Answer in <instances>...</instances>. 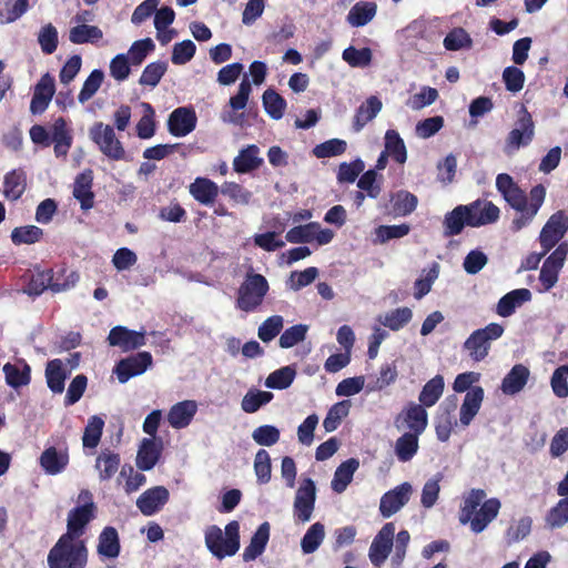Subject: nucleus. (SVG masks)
I'll use <instances>...</instances> for the list:
<instances>
[{"label":"nucleus","instance_id":"obj_15","mask_svg":"<svg viewBox=\"0 0 568 568\" xmlns=\"http://www.w3.org/2000/svg\"><path fill=\"white\" fill-rule=\"evenodd\" d=\"M465 206L468 213V226L479 227L495 223L499 219V209L489 201L477 200Z\"/></svg>","mask_w":568,"mask_h":568},{"label":"nucleus","instance_id":"obj_62","mask_svg":"<svg viewBox=\"0 0 568 568\" xmlns=\"http://www.w3.org/2000/svg\"><path fill=\"white\" fill-rule=\"evenodd\" d=\"M154 49L155 44L153 40L145 38L134 41L125 55L129 58L131 64L140 65L148 54L154 51Z\"/></svg>","mask_w":568,"mask_h":568},{"label":"nucleus","instance_id":"obj_55","mask_svg":"<svg viewBox=\"0 0 568 568\" xmlns=\"http://www.w3.org/2000/svg\"><path fill=\"white\" fill-rule=\"evenodd\" d=\"M342 58L352 68H366L372 62L373 52L369 48L356 49L351 45L343 51Z\"/></svg>","mask_w":568,"mask_h":568},{"label":"nucleus","instance_id":"obj_26","mask_svg":"<svg viewBox=\"0 0 568 568\" xmlns=\"http://www.w3.org/2000/svg\"><path fill=\"white\" fill-rule=\"evenodd\" d=\"M529 377V368L524 364H516L503 378L500 389L505 395H517L525 388Z\"/></svg>","mask_w":568,"mask_h":568},{"label":"nucleus","instance_id":"obj_39","mask_svg":"<svg viewBox=\"0 0 568 568\" xmlns=\"http://www.w3.org/2000/svg\"><path fill=\"white\" fill-rule=\"evenodd\" d=\"M26 174L21 170L7 173L3 181V195L7 200L17 201L26 190Z\"/></svg>","mask_w":568,"mask_h":568},{"label":"nucleus","instance_id":"obj_31","mask_svg":"<svg viewBox=\"0 0 568 568\" xmlns=\"http://www.w3.org/2000/svg\"><path fill=\"white\" fill-rule=\"evenodd\" d=\"M383 103L376 95L368 97L356 110L353 121L355 132H359L368 122L381 112Z\"/></svg>","mask_w":568,"mask_h":568},{"label":"nucleus","instance_id":"obj_2","mask_svg":"<svg viewBox=\"0 0 568 568\" xmlns=\"http://www.w3.org/2000/svg\"><path fill=\"white\" fill-rule=\"evenodd\" d=\"M240 524L236 520L230 521L224 530L216 525H211L204 530L205 546L219 560L234 556L240 549Z\"/></svg>","mask_w":568,"mask_h":568},{"label":"nucleus","instance_id":"obj_43","mask_svg":"<svg viewBox=\"0 0 568 568\" xmlns=\"http://www.w3.org/2000/svg\"><path fill=\"white\" fill-rule=\"evenodd\" d=\"M485 498L486 493L483 489H471L463 497V505L459 514L460 524H468V520L471 519L473 515H475L478 507L481 506Z\"/></svg>","mask_w":568,"mask_h":568},{"label":"nucleus","instance_id":"obj_18","mask_svg":"<svg viewBox=\"0 0 568 568\" xmlns=\"http://www.w3.org/2000/svg\"><path fill=\"white\" fill-rule=\"evenodd\" d=\"M197 118L194 110L185 106L175 109L169 116V131L174 136H185L196 126Z\"/></svg>","mask_w":568,"mask_h":568},{"label":"nucleus","instance_id":"obj_1","mask_svg":"<svg viewBox=\"0 0 568 568\" xmlns=\"http://www.w3.org/2000/svg\"><path fill=\"white\" fill-rule=\"evenodd\" d=\"M546 196V189L538 184L530 190L529 196L519 186H516L504 196L505 201L518 212V216L511 222L514 232L527 226L541 207Z\"/></svg>","mask_w":568,"mask_h":568},{"label":"nucleus","instance_id":"obj_12","mask_svg":"<svg viewBox=\"0 0 568 568\" xmlns=\"http://www.w3.org/2000/svg\"><path fill=\"white\" fill-rule=\"evenodd\" d=\"M395 537V525L393 523L385 524L374 537L368 557L375 567H381L389 556L393 548Z\"/></svg>","mask_w":568,"mask_h":568},{"label":"nucleus","instance_id":"obj_22","mask_svg":"<svg viewBox=\"0 0 568 568\" xmlns=\"http://www.w3.org/2000/svg\"><path fill=\"white\" fill-rule=\"evenodd\" d=\"M484 396L485 392L480 386H475L466 393L459 408L460 426L467 427L470 425L481 407Z\"/></svg>","mask_w":568,"mask_h":568},{"label":"nucleus","instance_id":"obj_53","mask_svg":"<svg viewBox=\"0 0 568 568\" xmlns=\"http://www.w3.org/2000/svg\"><path fill=\"white\" fill-rule=\"evenodd\" d=\"M28 10L29 0H6L0 9V23H12L20 19Z\"/></svg>","mask_w":568,"mask_h":568},{"label":"nucleus","instance_id":"obj_28","mask_svg":"<svg viewBox=\"0 0 568 568\" xmlns=\"http://www.w3.org/2000/svg\"><path fill=\"white\" fill-rule=\"evenodd\" d=\"M120 538L114 527H105L98 538L97 551L101 558L114 559L120 555Z\"/></svg>","mask_w":568,"mask_h":568},{"label":"nucleus","instance_id":"obj_52","mask_svg":"<svg viewBox=\"0 0 568 568\" xmlns=\"http://www.w3.org/2000/svg\"><path fill=\"white\" fill-rule=\"evenodd\" d=\"M272 399V393L252 388L242 398L241 408L247 414H253Z\"/></svg>","mask_w":568,"mask_h":568},{"label":"nucleus","instance_id":"obj_40","mask_svg":"<svg viewBox=\"0 0 568 568\" xmlns=\"http://www.w3.org/2000/svg\"><path fill=\"white\" fill-rule=\"evenodd\" d=\"M445 388V381L442 375H436L429 379L419 393L418 400L425 407L434 406L442 397Z\"/></svg>","mask_w":568,"mask_h":568},{"label":"nucleus","instance_id":"obj_32","mask_svg":"<svg viewBox=\"0 0 568 568\" xmlns=\"http://www.w3.org/2000/svg\"><path fill=\"white\" fill-rule=\"evenodd\" d=\"M263 163L260 149L255 144L247 145L239 152L233 160V169L237 173H248L258 169Z\"/></svg>","mask_w":568,"mask_h":568},{"label":"nucleus","instance_id":"obj_20","mask_svg":"<svg viewBox=\"0 0 568 568\" xmlns=\"http://www.w3.org/2000/svg\"><path fill=\"white\" fill-rule=\"evenodd\" d=\"M169 496V490L163 486L150 488L138 498L136 507L144 516H152L162 509Z\"/></svg>","mask_w":568,"mask_h":568},{"label":"nucleus","instance_id":"obj_50","mask_svg":"<svg viewBox=\"0 0 568 568\" xmlns=\"http://www.w3.org/2000/svg\"><path fill=\"white\" fill-rule=\"evenodd\" d=\"M443 44L449 51L469 50L473 47V39L464 28L457 27L447 33Z\"/></svg>","mask_w":568,"mask_h":568},{"label":"nucleus","instance_id":"obj_17","mask_svg":"<svg viewBox=\"0 0 568 568\" xmlns=\"http://www.w3.org/2000/svg\"><path fill=\"white\" fill-rule=\"evenodd\" d=\"M54 92V78L49 73L43 74L34 87L33 97L30 103V112L32 114L43 113L51 102Z\"/></svg>","mask_w":568,"mask_h":568},{"label":"nucleus","instance_id":"obj_33","mask_svg":"<svg viewBox=\"0 0 568 568\" xmlns=\"http://www.w3.org/2000/svg\"><path fill=\"white\" fill-rule=\"evenodd\" d=\"M531 300V292L528 288H517L504 295L498 304L496 312L499 316H510L517 307Z\"/></svg>","mask_w":568,"mask_h":568},{"label":"nucleus","instance_id":"obj_51","mask_svg":"<svg viewBox=\"0 0 568 568\" xmlns=\"http://www.w3.org/2000/svg\"><path fill=\"white\" fill-rule=\"evenodd\" d=\"M419 435L413 433L403 434L395 444V454L400 462L410 460L418 449Z\"/></svg>","mask_w":568,"mask_h":568},{"label":"nucleus","instance_id":"obj_6","mask_svg":"<svg viewBox=\"0 0 568 568\" xmlns=\"http://www.w3.org/2000/svg\"><path fill=\"white\" fill-rule=\"evenodd\" d=\"M78 504L68 514L67 531L63 534L74 539H80L84 534L87 525L94 518L95 513V505L89 490H82L79 494Z\"/></svg>","mask_w":568,"mask_h":568},{"label":"nucleus","instance_id":"obj_46","mask_svg":"<svg viewBox=\"0 0 568 568\" xmlns=\"http://www.w3.org/2000/svg\"><path fill=\"white\" fill-rule=\"evenodd\" d=\"M468 213L465 205L456 206L452 212L445 215L444 226L445 235H458L465 225L468 226Z\"/></svg>","mask_w":568,"mask_h":568},{"label":"nucleus","instance_id":"obj_7","mask_svg":"<svg viewBox=\"0 0 568 568\" xmlns=\"http://www.w3.org/2000/svg\"><path fill=\"white\" fill-rule=\"evenodd\" d=\"M89 136L106 158L114 161L124 159V146L110 124L95 122L89 130Z\"/></svg>","mask_w":568,"mask_h":568},{"label":"nucleus","instance_id":"obj_35","mask_svg":"<svg viewBox=\"0 0 568 568\" xmlns=\"http://www.w3.org/2000/svg\"><path fill=\"white\" fill-rule=\"evenodd\" d=\"M358 467L359 462L355 458L343 462L334 473L331 483L332 489L337 494H342L353 480V476Z\"/></svg>","mask_w":568,"mask_h":568},{"label":"nucleus","instance_id":"obj_8","mask_svg":"<svg viewBox=\"0 0 568 568\" xmlns=\"http://www.w3.org/2000/svg\"><path fill=\"white\" fill-rule=\"evenodd\" d=\"M535 136V123L526 108H521L514 128L508 133L504 152L514 155L520 148L530 144Z\"/></svg>","mask_w":568,"mask_h":568},{"label":"nucleus","instance_id":"obj_11","mask_svg":"<svg viewBox=\"0 0 568 568\" xmlns=\"http://www.w3.org/2000/svg\"><path fill=\"white\" fill-rule=\"evenodd\" d=\"M78 281L79 275L73 271L69 272L63 283L54 281L51 271H41L32 274L24 292L29 295H40L48 287L54 292H61L72 287Z\"/></svg>","mask_w":568,"mask_h":568},{"label":"nucleus","instance_id":"obj_29","mask_svg":"<svg viewBox=\"0 0 568 568\" xmlns=\"http://www.w3.org/2000/svg\"><path fill=\"white\" fill-rule=\"evenodd\" d=\"M424 407L420 404L410 403L403 410L399 418H403L406 427L410 429L409 433L420 435L426 429L428 415Z\"/></svg>","mask_w":568,"mask_h":568},{"label":"nucleus","instance_id":"obj_16","mask_svg":"<svg viewBox=\"0 0 568 568\" xmlns=\"http://www.w3.org/2000/svg\"><path fill=\"white\" fill-rule=\"evenodd\" d=\"M567 231V220L561 212L550 216L542 227L539 242L545 252H549L565 235Z\"/></svg>","mask_w":568,"mask_h":568},{"label":"nucleus","instance_id":"obj_24","mask_svg":"<svg viewBox=\"0 0 568 568\" xmlns=\"http://www.w3.org/2000/svg\"><path fill=\"white\" fill-rule=\"evenodd\" d=\"M162 443L155 438H143L136 454V467L140 470H151L160 459Z\"/></svg>","mask_w":568,"mask_h":568},{"label":"nucleus","instance_id":"obj_5","mask_svg":"<svg viewBox=\"0 0 568 568\" xmlns=\"http://www.w3.org/2000/svg\"><path fill=\"white\" fill-rule=\"evenodd\" d=\"M504 334V327L497 323H490L484 328L474 331L465 341L463 347L474 362L484 361L489 353L490 343Z\"/></svg>","mask_w":568,"mask_h":568},{"label":"nucleus","instance_id":"obj_49","mask_svg":"<svg viewBox=\"0 0 568 568\" xmlns=\"http://www.w3.org/2000/svg\"><path fill=\"white\" fill-rule=\"evenodd\" d=\"M393 212L397 216H406L416 210L418 200L408 191H398L390 196Z\"/></svg>","mask_w":568,"mask_h":568},{"label":"nucleus","instance_id":"obj_61","mask_svg":"<svg viewBox=\"0 0 568 568\" xmlns=\"http://www.w3.org/2000/svg\"><path fill=\"white\" fill-rule=\"evenodd\" d=\"M254 473L257 483L265 485L272 477L271 456L265 449H258L254 457Z\"/></svg>","mask_w":568,"mask_h":568},{"label":"nucleus","instance_id":"obj_38","mask_svg":"<svg viewBox=\"0 0 568 568\" xmlns=\"http://www.w3.org/2000/svg\"><path fill=\"white\" fill-rule=\"evenodd\" d=\"M6 382L9 386L18 388L30 383V367L24 361L7 363L3 366Z\"/></svg>","mask_w":568,"mask_h":568},{"label":"nucleus","instance_id":"obj_9","mask_svg":"<svg viewBox=\"0 0 568 568\" xmlns=\"http://www.w3.org/2000/svg\"><path fill=\"white\" fill-rule=\"evenodd\" d=\"M316 501V486L313 479H302L294 498L293 515L300 523L311 520Z\"/></svg>","mask_w":568,"mask_h":568},{"label":"nucleus","instance_id":"obj_25","mask_svg":"<svg viewBox=\"0 0 568 568\" xmlns=\"http://www.w3.org/2000/svg\"><path fill=\"white\" fill-rule=\"evenodd\" d=\"M251 92H252V85L247 78V74H245L239 85L237 93L235 95L231 97V99H230V106L232 110L225 111L221 115V119L223 122L234 123V124H237L241 122V116L237 115L235 112L239 110H242L246 106Z\"/></svg>","mask_w":568,"mask_h":568},{"label":"nucleus","instance_id":"obj_42","mask_svg":"<svg viewBox=\"0 0 568 568\" xmlns=\"http://www.w3.org/2000/svg\"><path fill=\"white\" fill-rule=\"evenodd\" d=\"M120 466V456L109 449L102 450L95 460V469L100 480H109L114 476Z\"/></svg>","mask_w":568,"mask_h":568},{"label":"nucleus","instance_id":"obj_14","mask_svg":"<svg viewBox=\"0 0 568 568\" xmlns=\"http://www.w3.org/2000/svg\"><path fill=\"white\" fill-rule=\"evenodd\" d=\"M412 493L413 486L409 483H403L385 493L379 503L381 515L384 518H389L399 511L408 503Z\"/></svg>","mask_w":568,"mask_h":568},{"label":"nucleus","instance_id":"obj_57","mask_svg":"<svg viewBox=\"0 0 568 568\" xmlns=\"http://www.w3.org/2000/svg\"><path fill=\"white\" fill-rule=\"evenodd\" d=\"M325 528L321 523L313 524L301 540V547L304 554L314 552L323 542Z\"/></svg>","mask_w":568,"mask_h":568},{"label":"nucleus","instance_id":"obj_13","mask_svg":"<svg viewBox=\"0 0 568 568\" xmlns=\"http://www.w3.org/2000/svg\"><path fill=\"white\" fill-rule=\"evenodd\" d=\"M152 355L149 352H140L135 355L121 359L114 368V374L119 382L124 384L131 377L143 374L152 366Z\"/></svg>","mask_w":568,"mask_h":568},{"label":"nucleus","instance_id":"obj_3","mask_svg":"<svg viewBox=\"0 0 568 568\" xmlns=\"http://www.w3.org/2000/svg\"><path fill=\"white\" fill-rule=\"evenodd\" d=\"M88 548L83 540L62 535L48 555L50 568H85Z\"/></svg>","mask_w":568,"mask_h":568},{"label":"nucleus","instance_id":"obj_48","mask_svg":"<svg viewBox=\"0 0 568 568\" xmlns=\"http://www.w3.org/2000/svg\"><path fill=\"white\" fill-rule=\"evenodd\" d=\"M352 403L348 399L341 400L334 404L327 412L323 420V427L327 433L337 429L342 420L348 415Z\"/></svg>","mask_w":568,"mask_h":568},{"label":"nucleus","instance_id":"obj_47","mask_svg":"<svg viewBox=\"0 0 568 568\" xmlns=\"http://www.w3.org/2000/svg\"><path fill=\"white\" fill-rule=\"evenodd\" d=\"M385 152L399 164L407 160V150L405 143L397 131L387 130L385 133Z\"/></svg>","mask_w":568,"mask_h":568},{"label":"nucleus","instance_id":"obj_21","mask_svg":"<svg viewBox=\"0 0 568 568\" xmlns=\"http://www.w3.org/2000/svg\"><path fill=\"white\" fill-rule=\"evenodd\" d=\"M501 503L498 498L484 500L478 510L468 520L470 529L475 534L484 531L488 525L498 516Z\"/></svg>","mask_w":568,"mask_h":568},{"label":"nucleus","instance_id":"obj_54","mask_svg":"<svg viewBox=\"0 0 568 568\" xmlns=\"http://www.w3.org/2000/svg\"><path fill=\"white\" fill-rule=\"evenodd\" d=\"M140 106L142 108L143 114L136 124V134L140 139H150L155 133V112L148 102H142Z\"/></svg>","mask_w":568,"mask_h":568},{"label":"nucleus","instance_id":"obj_36","mask_svg":"<svg viewBox=\"0 0 568 568\" xmlns=\"http://www.w3.org/2000/svg\"><path fill=\"white\" fill-rule=\"evenodd\" d=\"M377 6L371 1L356 2L347 13L346 20L352 27H363L376 16Z\"/></svg>","mask_w":568,"mask_h":568},{"label":"nucleus","instance_id":"obj_59","mask_svg":"<svg viewBox=\"0 0 568 568\" xmlns=\"http://www.w3.org/2000/svg\"><path fill=\"white\" fill-rule=\"evenodd\" d=\"M295 375L296 372L292 366H284L267 376L265 386L273 389H285L291 386Z\"/></svg>","mask_w":568,"mask_h":568},{"label":"nucleus","instance_id":"obj_41","mask_svg":"<svg viewBox=\"0 0 568 568\" xmlns=\"http://www.w3.org/2000/svg\"><path fill=\"white\" fill-rule=\"evenodd\" d=\"M92 173L91 171L83 172L78 175L74 182L73 195L80 201L81 207L88 210L93 205Z\"/></svg>","mask_w":568,"mask_h":568},{"label":"nucleus","instance_id":"obj_37","mask_svg":"<svg viewBox=\"0 0 568 568\" xmlns=\"http://www.w3.org/2000/svg\"><path fill=\"white\" fill-rule=\"evenodd\" d=\"M413 318V311L409 307H397L390 310L384 314H381L377 318L381 325L389 328L390 331L397 332L404 328Z\"/></svg>","mask_w":568,"mask_h":568},{"label":"nucleus","instance_id":"obj_34","mask_svg":"<svg viewBox=\"0 0 568 568\" xmlns=\"http://www.w3.org/2000/svg\"><path fill=\"white\" fill-rule=\"evenodd\" d=\"M270 524L266 521L258 526L248 546L243 551L242 557L245 562L255 560L264 552L270 539Z\"/></svg>","mask_w":568,"mask_h":568},{"label":"nucleus","instance_id":"obj_45","mask_svg":"<svg viewBox=\"0 0 568 568\" xmlns=\"http://www.w3.org/2000/svg\"><path fill=\"white\" fill-rule=\"evenodd\" d=\"M45 377L49 388L53 393H62L64 389V382L67 373L63 362L61 359H52L47 364Z\"/></svg>","mask_w":568,"mask_h":568},{"label":"nucleus","instance_id":"obj_19","mask_svg":"<svg viewBox=\"0 0 568 568\" xmlns=\"http://www.w3.org/2000/svg\"><path fill=\"white\" fill-rule=\"evenodd\" d=\"M111 346H118L128 352L145 344V332L131 331L124 326L113 327L108 336Z\"/></svg>","mask_w":568,"mask_h":568},{"label":"nucleus","instance_id":"obj_56","mask_svg":"<svg viewBox=\"0 0 568 568\" xmlns=\"http://www.w3.org/2000/svg\"><path fill=\"white\" fill-rule=\"evenodd\" d=\"M104 420L100 416H91L84 428L82 443L85 448H95L101 439Z\"/></svg>","mask_w":568,"mask_h":568},{"label":"nucleus","instance_id":"obj_10","mask_svg":"<svg viewBox=\"0 0 568 568\" xmlns=\"http://www.w3.org/2000/svg\"><path fill=\"white\" fill-rule=\"evenodd\" d=\"M335 233L331 229H323L320 223L311 222L291 229L286 233V241L290 243H312L326 245L333 241Z\"/></svg>","mask_w":568,"mask_h":568},{"label":"nucleus","instance_id":"obj_63","mask_svg":"<svg viewBox=\"0 0 568 568\" xmlns=\"http://www.w3.org/2000/svg\"><path fill=\"white\" fill-rule=\"evenodd\" d=\"M166 70L168 64L164 61L149 63L142 71L139 82L141 85L154 88L159 84Z\"/></svg>","mask_w":568,"mask_h":568},{"label":"nucleus","instance_id":"obj_44","mask_svg":"<svg viewBox=\"0 0 568 568\" xmlns=\"http://www.w3.org/2000/svg\"><path fill=\"white\" fill-rule=\"evenodd\" d=\"M102 37L103 32L97 26L77 24L69 31V40L74 44L95 43Z\"/></svg>","mask_w":568,"mask_h":568},{"label":"nucleus","instance_id":"obj_64","mask_svg":"<svg viewBox=\"0 0 568 568\" xmlns=\"http://www.w3.org/2000/svg\"><path fill=\"white\" fill-rule=\"evenodd\" d=\"M546 524L551 529L560 528L568 523V497L560 499L546 515Z\"/></svg>","mask_w":568,"mask_h":568},{"label":"nucleus","instance_id":"obj_58","mask_svg":"<svg viewBox=\"0 0 568 568\" xmlns=\"http://www.w3.org/2000/svg\"><path fill=\"white\" fill-rule=\"evenodd\" d=\"M262 99L264 109L271 118L280 120L284 115L286 101L277 92L267 89Z\"/></svg>","mask_w":568,"mask_h":568},{"label":"nucleus","instance_id":"obj_4","mask_svg":"<svg viewBox=\"0 0 568 568\" xmlns=\"http://www.w3.org/2000/svg\"><path fill=\"white\" fill-rule=\"evenodd\" d=\"M267 292V280L261 274L248 272L237 291V308L246 313L256 311Z\"/></svg>","mask_w":568,"mask_h":568},{"label":"nucleus","instance_id":"obj_60","mask_svg":"<svg viewBox=\"0 0 568 568\" xmlns=\"http://www.w3.org/2000/svg\"><path fill=\"white\" fill-rule=\"evenodd\" d=\"M43 236V231L36 225L19 226L12 230L11 241L16 245L34 244Z\"/></svg>","mask_w":568,"mask_h":568},{"label":"nucleus","instance_id":"obj_27","mask_svg":"<svg viewBox=\"0 0 568 568\" xmlns=\"http://www.w3.org/2000/svg\"><path fill=\"white\" fill-rule=\"evenodd\" d=\"M197 412V403L192 399L179 402L168 413V422L171 427L181 429L187 427Z\"/></svg>","mask_w":568,"mask_h":568},{"label":"nucleus","instance_id":"obj_23","mask_svg":"<svg viewBox=\"0 0 568 568\" xmlns=\"http://www.w3.org/2000/svg\"><path fill=\"white\" fill-rule=\"evenodd\" d=\"M40 466L48 475L62 473L69 464V452L67 448L48 447L40 456Z\"/></svg>","mask_w":568,"mask_h":568},{"label":"nucleus","instance_id":"obj_30","mask_svg":"<svg viewBox=\"0 0 568 568\" xmlns=\"http://www.w3.org/2000/svg\"><path fill=\"white\" fill-rule=\"evenodd\" d=\"M190 194L201 204L211 205L220 193V187L207 178H196L189 186Z\"/></svg>","mask_w":568,"mask_h":568}]
</instances>
